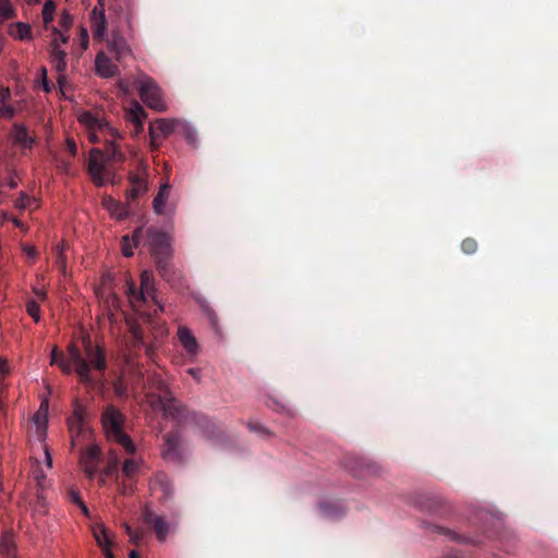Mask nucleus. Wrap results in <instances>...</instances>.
<instances>
[{"instance_id":"1","label":"nucleus","mask_w":558,"mask_h":558,"mask_svg":"<svg viewBox=\"0 0 558 558\" xmlns=\"http://www.w3.org/2000/svg\"><path fill=\"white\" fill-rule=\"evenodd\" d=\"M83 349L85 356L75 344L68 347V355L73 364V371L77 374L84 384H92L93 377L90 369L105 371L107 367V359L105 351L95 345L88 337L83 338Z\"/></svg>"},{"instance_id":"63","label":"nucleus","mask_w":558,"mask_h":558,"mask_svg":"<svg viewBox=\"0 0 558 558\" xmlns=\"http://www.w3.org/2000/svg\"><path fill=\"white\" fill-rule=\"evenodd\" d=\"M83 512L84 515H89V510L87 508V506L83 502L82 505L78 506Z\"/></svg>"},{"instance_id":"50","label":"nucleus","mask_w":558,"mask_h":558,"mask_svg":"<svg viewBox=\"0 0 558 558\" xmlns=\"http://www.w3.org/2000/svg\"><path fill=\"white\" fill-rule=\"evenodd\" d=\"M72 16L71 14H69L68 12H63L61 17H60V25L65 28V29H69L71 24H72Z\"/></svg>"},{"instance_id":"57","label":"nucleus","mask_w":558,"mask_h":558,"mask_svg":"<svg viewBox=\"0 0 558 558\" xmlns=\"http://www.w3.org/2000/svg\"><path fill=\"white\" fill-rule=\"evenodd\" d=\"M0 15L4 19H8L10 17L11 15V9L9 8V5L5 3L3 5H0Z\"/></svg>"},{"instance_id":"32","label":"nucleus","mask_w":558,"mask_h":558,"mask_svg":"<svg viewBox=\"0 0 558 558\" xmlns=\"http://www.w3.org/2000/svg\"><path fill=\"white\" fill-rule=\"evenodd\" d=\"M0 555L4 558L14 557V542L12 535L9 533L0 537Z\"/></svg>"},{"instance_id":"49","label":"nucleus","mask_w":558,"mask_h":558,"mask_svg":"<svg viewBox=\"0 0 558 558\" xmlns=\"http://www.w3.org/2000/svg\"><path fill=\"white\" fill-rule=\"evenodd\" d=\"M81 46L85 50L88 47V31L86 27L81 26L80 28Z\"/></svg>"},{"instance_id":"47","label":"nucleus","mask_w":558,"mask_h":558,"mask_svg":"<svg viewBox=\"0 0 558 558\" xmlns=\"http://www.w3.org/2000/svg\"><path fill=\"white\" fill-rule=\"evenodd\" d=\"M476 242L472 239H466L462 242L461 248L466 254H472L476 251Z\"/></svg>"},{"instance_id":"37","label":"nucleus","mask_w":558,"mask_h":558,"mask_svg":"<svg viewBox=\"0 0 558 558\" xmlns=\"http://www.w3.org/2000/svg\"><path fill=\"white\" fill-rule=\"evenodd\" d=\"M54 9H56V7H54V3L52 0H47L44 3L41 14H43V21H44V24L46 27L48 26V24H50L53 21Z\"/></svg>"},{"instance_id":"11","label":"nucleus","mask_w":558,"mask_h":558,"mask_svg":"<svg viewBox=\"0 0 558 558\" xmlns=\"http://www.w3.org/2000/svg\"><path fill=\"white\" fill-rule=\"evenodd\" d=\"M143 519L145 522L153 525L155 534L160 542H165L169 532L170 525L162 515L156 514L149 507L143 510Z\"/></svg>"},{"instance_id":"18","label":"nucleus","mask_w":558,"mask_h":558,"mask_svg":"<svg viewBox=\"0 0 558 558\" xmlns=\"http://www.w3.org/2000/svg\"><path fill=\"white\" fill-rule=\"evenodd\" d=\"M13 143L22 148H31L35 138L31 136L23 124H14L11 133Z\"/></svg>"},{"instance_id":"53","label":"nucleus","mask_w":558,"mask_h":558,"mask_svg":"<svg viewBox=\"0 0 558 558\" xmlns=\"http://www.w3.org/2000/svg\"><path fill=\"white\" fill-rule=\"evenodd\" d=\"M99 134H104V135L108 134L109 135V132L101 133L97 129L89 130V134H88L89 141L90 142H98V141H100V135Z\"/></svg>"},{"instance_id":"22","label":"nucleus","mask_w":558,"mask_h":558,"mask_svg":"<svg viewBox=\"0 0 558 558\" xmlns=\"http://www.w3.org/2000/svg\"><path fill=\"white\" fill-rule=\"evenodd\" d=\"M170 189H171V186L167 182L160 185L159 191L153 201V208H154L155 214H157V215L165 214V206L169 199Z\"/></svg>"},{"instance_id":"17","label":"nucleus","mask_w":558,"mask_h":558,"mask_svg":"<svg viewBox=\"0 0 558 558\" xmlns=\"http://www.w3.org/2000/svg\"><path fill=\"white\" fill-rule=\"evenodd\" d=\"M178 338L189 355L195 356L198 353L199 347L196 341V338L192 335L191 330L187 327H179Z\"/></svg>"},{"instance_id":"21","label":"nucleus","mask_w":558,"mask_h":558,"mask_svg":"<svg viewBox=\"0 0 558 558\" xmlns=\"http://www.w3.org/2000/svg\"><path fill=\"white\" fill-rule=\"evenodd\" d=\"M143 235L144 228H137L132 234V243L130 242V236L124 235L122 238V253L125 257H131L133 255V246H140L143 244Z\"/></svg>"},{"instance_id":"46","label":"nucleus","mask_w":558,"mask_h":558,"mask_svg":"<svg viewBox=\"0 0 558 558\" xmlns=\"http://www.w3.org/2000/svg\"><path fill=\"white\" fill-rule=\"evenodd\" d=\"M39 72H40V77H39L38 82L40 83L43 89L45 92L49 93L51 90V85L48 82L46 68H41L39 70Z\"/></svg>"},{"instance_id":"52","label":"nucleus","mask_w":558,"mask_h":558,"mask_svg":"<svg viewBox=\"0 0 558 558\" xmlns=\"http://www.w3.org/2000/svg\"><path fill=\"white\" fill-rule=\"evenodd\" d=\"M69 496H70V500H71L73 504L77 505V506H80V505H82V504L84 502V501L82 500V498H81V496H80L78 492H76L75 489H71V490L69 492Z\"/></svg>"},{"instance_id":"41","label":"nucleus","mask_w":558,"mask_h":558,"mask_svg":"<svg viewBox=\"0 0 558 558\" xmlns=\"http://www.w3.org/2000/svg\"><path fill=\"white\" fill-rule=\"evenodd\" d=\"M33 202H35V199L29 197L26 193L21 192L19 198L15 201V207L19 209H25L28 208Z\"/></svg>"},{"instance_id":"55","label":"nucleus","mask_w":558,"mask_h":558,"mask_svg":"<svg viewBox=\"0 0 558 558\" xmlns=\"http://www.w3.org/2000/svg\"><path fill=\"white\" fill-rule=\"evenodd\" d=\"M66 148L71 155L74 156L76 154L77 147H76L74 140H72V138L66 140Z\"/></svg>"},{"instance_id":"34","label":"nucleus","mask_w":558,"mask_h":558,"mask_svg":"<svg viewBox=\"0 0 558 558\" xmlns=\"http://www.w3.org/2000/svg\"><path fill=\"white\" fill-rule=\"evenodd\" d=\"M155 486L161 490L165 498H170L173 494V485L166 475H158Z\"/></svg>"},{"instance_id":"4","label":"nucleus","mask_w":558,"mask_h":558,"mask_svg":"<svg viewBox=\"0 0 558 558\" xmlns=\"http://www.w3.org/2000/svg\"><path fill=\"white\" fill-rule=\"evenodd\" d=\"M138 93L142 101L147 107L156 111L166 110L167 107L161 90L153 78L142 75L141 78H138Z\"/></svg>"},{"instance_id":"3","label":"nucleus","mask_w":558,"mask_h":558,"mask_svg":"<svg viewBox=\"0 0 558 558\" xmlns=\"http://www.w3.org/2000/svg\"><path fill=\"white\" fill-rule=\"evenodd\" d=\"M147 240H143V244H147L157 259L160 270L165 271L166 262L172 254L170 238L156 228H148L146 231Z\"/></svg>"},{"instance_id":"61","label":"nucleus","mask_w":558,"mask_h":558,"mask_svg":"<svg viewBox=\"0 0 558 558\" xmlns=\"http://www.w3.org/2000/svg\"><path fill=\"white\" fill-rule=\"evenodd\" d=\"M204 310H205L208 318L210 319V323L213 325H216V318H217L216 314L209 307H205Z\"/></svg>"},{"instance_id":"29","label":"nucleus","mask_w":558,"mask_h":558,"mask_svg":"<svg viewBox=\"0 0 558 558\" xmlns=\"http://www.w3.org/2000/svg\"><path fill=\"white\" fill-rule=\"evenodd\" d=\"M9 33L13 38L20 40L29 39L32 35L31 26L22 22L11 25Z\"/></svg>"},{"instance_id":"51","label":"nucleus","mask_w":558,"mask_h":558,"mask_svg":"<svg viewBox=\"0 0 558 558\" xmlns=\"http://www.w3.org/2000/svg\"><path fill=\"white\" fill-rule=\"evenodd\" d=\"M24 254L31 258V259H34L37 255V251H36V247L33 246V245H29V244H24L23 247H22Z\"/></svg>"},{"instance_id":"15","label":"nucleus","mask_w":558,"mask_h":558,"mask_svg":"<svg viewBox=\"0 0 558 558\" xmlns=\"http://www.w3.org/2000/svg\"><path fill=\"white\" fill-rule=\"evenodd\" d=\"M96 72L99 76L109 78L119 73L118 66L105 54L99 52L95 59Z\"/></svg>"},{"instance_id":"59","label":"nucleus","mask_w":558,"mask_h":558,"mask_svg":"<svg viewBox=\"0 0 558 558\" xmlns=\"http://www.w3.org/2000/svg\"><path fill=\"white\" fill-rule=\"evenodd\" d=\"M10 98L9 88H1L0 90V104H4Z\"/></svg>"},{"instance_id":"33","label":"nucleus","mask_w":558,"mask_h":558,"mask_svg":"<svg viewBox=\"0 0 558 558\" xmlns=\"http://www.w3.org/2000/svg\"><path fill=\"white\" fill-rule=\"evenodd\" d=\"M32 515H46L48 513V501L44 494L39 492L36 496V500L31 506Z\"/></svg>"},{"instance_id":"43","label":"nucleus","mask_w":558,"mask_h":558,"mask_svg":"<svg viewBox=\"0 0 558 558\" xmlns=\"http://www.w3.org/2000/svg\"><path fill=\"white\" fill-rule=\"evenodd\" d=\"M26 310L27 313L34 318L36 323L39 322V305L36 301H29L27 303Z\"/></svg>"},{"instance_id":"2","label":"nucleus","mask_w":558,"mask_h":558,"mask_svg":"<svg viewBox=\"0 0 558 558\" xmlns=\"http://www.w3.org/2000/svg\"><path fill=\"white\" fill-rule=\"evenodd\" d=\"M151 388L158 390L160 393H147V402L155 411L162 412L165 417L178 420L181 416V409L178 401L172 397L168 390L166 383L160 375H153L150 378Z\"/></svg>"},{"instance_id":"42","label":"nucleus","mask_w":558,"mask_h":558,"mask_svg":"<svg viewBox=\"0 0 558 558\" xmlns=\"http://www.w3.org/2000/svg\"><path fill=\"white\" fill-rule=\"evenodd\" d=\"M433 531L446 536L449 539L459 541V542L462 541V538L454 531H451L449 529H446L442 526H433Z\"/></svg>"},{"instance_id":"24","label":"nucleus","mask_w":558,"mask_h":558,"mask_svg":"<svg viewBox=\"0 0 558 558\" xmlns=\"http://www.w3.org/2000/svg\"><path fill=\"white\" fill-rule=\"evenodd\" d=\"M130 182L131 189L126 193L128 198L134 199L147 191V182L143 175L131 174Z\"/></svg>"},{"instance_id":"39","label":"nucleus","mask_w":558,"mask_h":558,"mask_svg":"<svg viewBox=\"0 0 558 558\" xmlns=\"http://www.w3.org/2000/svg\"><path fill=\"white\" fill-rule=\"evenodd\" d=\"M56 251V264L59 266L62 272H65L66 258L64 255V246L63 244H58L54 248Z\"/></svg>"},{"instance_id":"16","label":"nucleus","mask_w":558,"mask_h":558,"mask_svg":"<svg viewBox=\"0 0 558 558\" xmlns=\"http://www.w3.org/2000/svg\"><path fill=\"white\" fill-rule=\"evenodd\" d=\"M49 54L53 69L59 73L58 83L61 85L64 78L63 73L66 70V53L63 49L49 48Z\"/></svg>"},{"instance_id":"35","label":"nucleus","mask_w":558,"mask_h":558,"mask_svg":"<svg viewBox=\"0 0 558 558\" xmlns=\"http://www.w3.org/2000/svg\"><path fill=\"white\" fill-rule=\"evenodd\" d=\"M52 38L49 48H59L62 49L63 45H66L70 36L68 34L62 33L57 27H52Z\"/></svg>"},{"instance_id":"12","label":"nucleus","mask_w":558,"mask_h":558,"mask_svg":"<svg viewBox=\"0 0 558 558\" xmlns=\"http://www.w3.org/2000/svg\"><path fill=\"white\" fill-rule=\"evenodd\" d=\"M162 456L166 460L172 462H180L182 460L181 436L178 432L169 433L165 436Z\"/></svg>"},{"instance_id":"6","label":"nucleus","mask_w":558,"mask_h":558,"mask_svg":"<svg viewBox=\"0 0 558 558\" xmlns=\"http://www.w3.org/2000/svg\"><path fill=\"white\" fill-rule=\"evenodd\" d=\"M126 294L133 307H135L137 303L146 301L148 299L155 301L158 304V302L156 301V288L154 283L153 274L148 270H144L141 275L140 292L137 293L135 291L134 283L130 282L128 283Z\"/></svg>"},{"instance_id":"36","label":"nucleus","mask_w":558,"mask_h":558,"mask_svg":"<svg viewBox=\"0 0 558 558\" xmlns=\"http://www.w3.org/2000/svg\"><path fill=\"white\" fill-rule=\"evenodd\" d=\"M111 441L118 442L125 450L126 453H134L136 450L133 440L123 432L120 433L114 438H112Z\"/></svg>"},{"instance_id":"54","label":"nucleus","mask_w":558,"mask_h":558,"mask_svg":"<svg viewBox=\"0 0 558 558\" xmlns=\"http://www.w3.org/2000/svg\"><path fill=\"white\" fill-rule=\"evenodd\" d=\"M131 332H132V336L134 338V341L137 344L143 343L142 332L140 331V329L137 327L133 326L131 328Z\"/></svg>"},{"instance_id":"20","label":"nucleus","mask_w":558,"mask_h":558,"mask_svg":"<svg viewBox=\"0 0 558 558\" xmlns=\"http://www.w3.org/2000/svg\"><path fill=\"white\" fill-rule=\"evenodd\" d=\"M102 205L109 214L118 220H122L129 216L128 207L110 196L104 198Z\"/></svg>"},{"instance_id":"62","label":"nucleus","mask_w":558,"mask_h":558,"mask_svg":"<svg viewBox=\"0 0 558 558\" xmlns=\"http://www.w3.org/2000/svg\"><path fill=\"white\" fill-rule=\"evenodd\" d=\"M142 535L138 532H133V539H131L133 543L137 544L141 539Z\"/></svg>"},{"instance_id":"25","label":"nucleus","mask_w":558,"mask_h":558,"mask_svg":"<svg viewBox=\"0 0 558 558\" xmlns=\"http://www.w3.org/2000/svg\"><path fill=\"white\" fill-rule=\"evenodd\" d=\"M84 420V411L81 407L77 405L74 409L73 415L68 421L72 437H74V434L78 435L81 433L83 429Z\"/></svg>"},{"instance_id":"38","label":"nucleus","mask_w":558,"mask_h":558,"mask_svg":"<svg viewBox=\"0 0 558 558\" xmlns=\"http://www.w3.org/2000/svg\"><path fill=\"white\" fill-rule=\"evenodd\" d=\"M180 129L182 130L186 141L193 146L196 145V141H197L196 130L189 123L182 122V121L180 124Z\"/></svg>"},{"instance_id":"60","label":"nucleus","mask_w":558,"mask_h":558,"mask_svg":"<svg viewBox=\"0 0 558 558\" xmlns=\"http://www.w3.org/2000/svg\"><path fill=\"white\" fill-rule=\"evenodd\" d=\"M9 372L8 362L4 359H0V375H5Z\"/></svg>"},{"instance_id":"13","label":"nucleus","mask_w":558,"mask_h":558,"mask_svg":"<svg viewBox=\"0 0 558 558\" xmlns=\"http://www.w3.org/2000/svg\"><path fill=\"white\" fill-rule=\"evenodd\" d=\"M100 449L97 446H90L82 452L81 465L88 478H94L98 471V461Z\"/></svg>"},{"instance_id":"9","label":"nucleus","mask_w":558,"mask_h":558,"mask_svg":"<svg viewBox=\"0 0 558 558\" xmlns=\"http://www.w3.org/2000/svg\"><path fill=\"white\" fill-rule=\"evenodd\" d=\"M122 414L113 407H108L102 414V425L109 440L122 433Z\"/></svg>"},{"instance_id":"27","label":"nucleus","mask_w":558,"mask_h":558,"mask_svg":"<svg viewBox=\"0 0 558 558\" xmlns=\"http://www.w3.org/2000/svg\"><path fill=\"white\" fill-rule=\"evenodd\" d=\"M110 138H106L105 142L107 144V150H106V159L108 161H122L124 159L123 154L119 150V148L114 145V138L119 137V133L116 136H112L111 133H109Z\"/></svg>"},{"instance_id":"10","label":"nucleus","mask_w":558,"mask_h":558,"mask_svg":"<svg viewBox=\"0 0 558 558\" xmlns=\"http://www.w3.org/2000/svg\"><path fill=\"white\" fill-rule=\"evenodd\" d=\"M93 35L96 39H104L107 32V21L105 14V0H97L90 14Z\"/></svg>"},{"instance_id":"23","label":"nucleus","mask_w":558,"mask_h":558,"mask_svg":"<svg viewBox=\"0 0 558 558\" xmlns=\"http://www.w3.org/2000/svg\"><path fill=\"white\" fill-rule=\"evenodd\" d=\"M146 118V112L138 101L133 100L130 108L125 112V119L133 125H143Z\"/></svg>"},{"instance_id":"40","label":"nucleus","mask_w":558,"mask_h":558,"mask_svg":"<svg viewBox=\"0 0 558 558\" xmlns=\"http://www.w3.org/2000/svg\"><path fill=\"white\" fill-rule=\"evenodd\" d=\"M138 461L134 459H128L123 463L122 473L125 476L131 477L138 470Z\"/></svg>"},{"instance_id":"7","label":"nucleus","mask_w":558,"mask_h":558,"mask_svg":"<svg viewBox=\"0 0 558 558\" xmlns=\"http://www.w3.org/2000/svg\"><path fill=\"white\" fill-rule=\"evenodd\" d=\"M33 423L36 425L38 437L40 441L38 444L39 449L44 452V464L47 470L52 469V457L49 451L48 446L44 442V438L46 436V427L48 422V401L45 400L41 402L38 411L32 417Z\"/></svg>"},{"instance_id":"45","label":"nucleus","mask_w":558,"mask_h":558,"mask_svg":"<svg viewBox=\"0 0 558 558\" xmlns=\"http://www.w3.org/2000/svg\"><path fill=\"white\" fill-rule=\"evenodd\" d=\"M114 392L118 397H124L126 396V391H128V386L126 384L124 383L123 379H118L116 383H114Z\"/></svg>"},{"instance_id":"14","label":"nucleus","mask_w":558,"mask_h":558,"mask_svg":"<svg viewBox=\"0 0 558 558\" xmlns=\"http://www.w3.org/2000/svg\"><path fill=\"white\" fill-rule=\"evenodd\" d=\"M80 122L87 126L89 130L97 129L101 133L109 132L112 136L118 135V131L110 126L105 120L95 117L90 112H83L80 118Z\"/></svg>"},{"instance_id":"19","label":"nucleus","mask_w":558,"mask_h":558,"mask_svg":"<svg viewBox=\"0 0 558 558\" xmlns=\"http://www.w3.org/2000/svg\"><path fill=\"white\" fill-rule=\"evenodd\" d=\"M108 48L112 53H114L117 60H121L122 58L131 54L130 46L120 35L112 36V38L108 41Z\"/></svg>"},{"instance_id":"28","label":"nucleus","mask_w":558,"mask_h":558,"mask_svg":"<svg viewBox=\"0 0 558 558\" xmlns=\"http://www.w3.org/2000/svg\"><path fill=\"white\" fill-rule=\"evenodd\" d=\"M93 535L97 544L102 548V550L110 548L111 539L107 529L102 524L94 526Z\"/></svg>"},{"instance_id":"5","label":"nucleus","mask_w":558,"mask_h":558,"mask_svg":"<svg viewBox=\"0 0 558 558\" xmlns=\"http://www.w3.org/2000/svg\"><path fill=\"white\" fill-rule=\"evenodd\" d=\"M107 162L105 153L98 148H94L89 153L88 172L98 186H104L111 183L113 174L107 169Z\"/></svg>"},{"instance_id":"64","label":"nucleus","mask_w":558,"mask_h":558,"mask_svg":"<svg viewBox=\"0 0 558 558\" xmlns=\"http://www.w3.org/2000/svg\"><path fill=\"white\" fill-rule=\"evenodd\" d=\"M143 131V125H134L133 135L137 136Z\"/></svg>"},{"instance_id":"58","label":"nucleus","mask_w":558,"mask_h":558,"mask_svg":"<svg viewBox=\"0 0 558 558\" xmlns=\"http://www.w3.org/2000/svg\"><path fill=\"white\" fill-rule=\"evenodd\" d=\"M33 292L35 293V295L40 299V300H45L46 299V291L44 288H38V287H34L33 288Z\"/></svg>"},{"instance_id":"48","label":"nucleus","mask_w":558,"mask_h":558,"mask_svg":"<svg viewBox=\"0 0 558 558\" xmlns=\"http://www.w3.org/2000/svg\"><path fill=\"white\" fill-rule=\"evenodd\" d=\"M118 462H119V459H118L117 454L111 452V464L108 465L104 470V475L105 476H110L116 471Z\"/></svg>"},{"instance_id":"56","label":"nucleus","mask_w":558,"mask_h":558,"mask_svg":"<svg viewBox=\"0 0 558 558\" xmlns=\"http://www.w3.org/2000/svg\"><path fill=\"white\" fill-rule=\"evenodd\" d=\"M187 373L196 380L201 381L202 371L199 368H189Z\"/></svg>"},{"instance_id":"26","label":"nucleus","mask_w":558,"mask_h":558,"mask_svg":"<svg viewBox=\"0 0 558 558\" xmlns=\"http://www.w3.org/2000/svg\"><path fill=\"white\" fill-rule=\"evenodd\" d=\"M50 364L58 365L64 374H71L73 372V364L70 361V356L65 359L62 353L58 352L56 347L51 351Z\"/></svg>"},{"instance_id":"30","label":"nucleus","mask_w":558,"mask_h":558,"mask_svg":"<svg viewBox=\"0 0 558 558\" xmlns=\"http://www.w3.org/2000/svg\"><path fill=\"white\" fill-rule=\"evenodd\" d=\"M35 468L33 470V477L36 483L37 488L43 492L48 487V480L45 470L39 465V461L36 458H33Z\"/></svg>"},{"instance_id":"8","label":"nucleus","mask_w":558,"mask_h":558,"mask_svg":"<svg viewBox=\"0 0 558 558\" xmlns=\"http://www.w3.org/2000/svg\"><path fill=\"white\" fill-rule=\"evenodd\" d=\"M181 121L177 119H157L156 121L149 124V136H150V145L156 148L158 144L156 143V138L158 135H162L165 137L171 135L177 128H180Z\"/></svg>"},{"instance_id":"31","label":"nucleus","mask_w":558,"mask_h":558,"mask_svg":"<svg viewBox=\"0 0 558 558\" xmlns=\"http://www.w3.org/2000/svg\"><path fill=\"white\" fill-rule=\"evenodd\" d=\"M319 509L322 515L327 519H337L344 512L343 508L340 505L331 502L320 504Z\"/></svg>"},{"instance_id":"44","label":"nucleus","mask_w":558,"mask_h":558,"mask_svg":"<svg viewBox=\"0 0 558 558\" xmlns=\"http://www.w3.org/2000/svg\"><path fill=\"white\" fill-rule=\"evenodd\" d=\"M15 114V109L8 104H0V118L11 119Z\"/></svg>"}]
</instances>
